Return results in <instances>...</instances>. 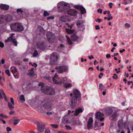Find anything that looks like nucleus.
Listing matches in <instances>:
<instances>
[{
    "instance_id": "nucleus-49",
    "label": "nucleus",
    "mask_w": 133,
    "mask_h": 133,
    "mask_svg": "<svg viewBox=\"0 0 133 133\" xmlns=\"http://www.w3.org/2000/svg\"><path fill=\"white\" fill-rule=\"evenodd\" d=\"M4 43L2 42H0V46L2 48H3L4 47Z\"/></svg>"
},
{
    "instance_id": "nucleus-62",
    "label": "nucleus",
    "mask_w": 133,
    "mask_h": 133,
    "mask_svg": "<svg viewBox=\"0 0 133 133\" xmlns=\"http://www.w3.org/2000/svg\"><path fill=\"white\" fill-rule=\"evenodd\" d=\"M113 4L112 3H110L109 4V5L110 6V8H112V5Z\"/></svg>"
},
{
    "instance_id": "nucleus-47",
    "label": "nucleus",
    "mask_w": 133,
    "mask_h": 133,
    "mask_svg": "<svg viewBox=\"0 0 133 133\" xmlns=\"http://www.w3.org/2000/svg\"><path fill=\"white\" fill-rule=\"evenodd\" d=\"M10 99L11 103H12L13 105H15V103H14L13 98H12L11 97L10 98Z\"/></svg>"
},
{
    "instance_id": "nucleus-43",
    "label": "nucleus",
    "mask_w": 133,
    "mask_h": 133,
    "mask_svg": "<svg viewBox=\"0 0 133 133\" xmlns=\"http://www.w3.org/2000/svg\"><path fill=\"white\" fill-rule=\"evenodd\" d=\"M65 127H66V129L68 130H71L72 129V128L70 126L66 125Z\"/></svg>"
},
{
    "instance_id": "nucleus-60",
    "label": "nucleus",
    "mask_w": 133,
    "mask_h": 133,
    "mask_svg": "<svg viewBox=\"0 0 133 133\" xmlns=\"http://www.w3.org/2000/svg\"><path fill=\"white\" fill-rule=\"evenodd\" d=\"M111 56L110 54H107L106 55V57L107 58H110Z\"/></svg>"
},
{
    "instance_id": "nucleus-28",
    "label": "nucleus",
    "mask_w": 133,
    "mask_h": 133,
    "mask_svg": "<svg viewBox=\"0 0 133 133\" xmlns=\"http://www.w3.org/2000/svg\"><path fill=\"white\" fill-rule=\"evenodd\" d=\"M125 2H123V3L125 5H126L128 3H131L132 1V0H123Z\"/></svg>"
},
{
    "instance_id": "nucleus-25",
    "label": "nucleus",
    "mask_w": 133,
    "mask_h": 133,
    "mask_svg": "<svg viewBox=\"0 0 133 133\" xmlns=\"http://www.w3.org/2000/svg\"><path fill=\"white\" fill-rule=\"evenodd\" d=\"M99 89L101 90L106 91V89L105 87L103 86L102 84L100 83L99 85Z\"/></svg>"
},
{
    "instance_id": "nucleus-44",
    "label": "nucleus",
    "mask_w": 133,
    "mask_h": 133,
    "mask_svg": "<svg viewBox=\"0 0 133 133\" xmlns=\"http://www.w3.org/2000/svg\"><path fill=\"white\" fill-rule=\"evenodd\" d=\"M0 117L2 118H7L8 117L6 115H4L3 114H0Z\"/></svg>"
},
{
    "instance_id": "nucleus-46",
    "label": "nucleus",
    "mask_w": 133,
    "mask_h": 133,
    "mask_svg": "<svg viewBox=\"0 0 133 133\" xmlns=\"http://www.w3.org/2000/svg\"><path fill=\"white\" fill-rule=\"evenodd\" d=\"M45 133H50V130L46 128L45 129Z\"/></svg>"
},
{
    "instance_id": "nucleus-63",
    "label": "nucleus",
    "mask_w": 133,
    "mask_h": 133,
    "mask_svg": "<svg viewBox=\"0 0 133 133\" xmlns=\"http://www.w3.org/2000/svg\"><path fill=\"white\" fill-rule=\"evenodd\" d=\"M125 26H126L128 28H129L130 26V25L129 24L126 23L125 24Z\"/></svg>"
},
{
    "instance_id": "nucleus-14",
    "label": "nucleus",
    "mask_w": 133,
    "mask_h": 133,
    "mask_svg": "<svg viewBox=\"0 0 133 133\" xmlns=\"http://www.w3.org/2000/svg\"><path fill=\"white\" fill-rule=\"evenodd\" d=\"M37 46L39 49L42 50L45 49L46 47V46L43 42L38 43L37 44Z\"/></svg>"
},
{
    "instance_id": "nucleus-55",
    "label": "nucleus",
    "mask_w": 133,
    "mask_h": 133,
    "mask_svg": "<svg viewBox=\"0 0 133 133\" xmlns=\"http://www.w3.org/2000/svg\"><path fill=\"white\" fill-rule=\"evenodd\" d=\"M13 74L14 75V76L15 78H18V76L16 74V72H14V73H13Z\"/></svg>"
},
{
    "instance_id": "nucleus-51",
    "label": "nucleus",
    "mask_w": 133,
    "mask_h": 133,
    "mask_svg": "<svg viewBox=\"0 0 133 133\" xmlns=\"http://www.w3.org/2000/svg\"><path fill=\"white\" fill-rule=\"evenodd\" d=\"M54 17L51 16H49L47 17V20H49L50 19H54Z\"/></svg>"
},
{
    "instance_id": "nucleus-11",
    "label": "nucleus",
    "mask_w": 133,
    "mask_h": 133,
    "mask_svg": "<svg viewBox=\"0 0 133 133\" xmlns=\"http://www.w3.org/2000/svg\"><path fill=\"white\" fill-rule=\"evenodd\" d=\"M66 12L67 14L71 16H75L77 14V12L76 11L72 9L67 10Z\"/></svg>"
},
{
    "instance_id": "nucleus-57",
    "label": "nucleus",
    "mask_w": 133,
    "mask_h": 133,
    "mask_svg": "<svg viewBox=\"0 0 133 133\" xmlns=\"http://www.w3.org/2000/svg\"><path fill=\"white\" fill-rule=\"evenodd\" d=\"M88 57L90 59H91L94 58V57L92 55H91L90 56H89Z\"/></svg>"
},
{
    "instance_id": "nucleus-19",
    "label": "nucleus",
    "mask_w": 133,
    "mask_h": 133,
    "mask_svg": "<svg viewBox=\"0 0 133 133\" xmlns=\"http://www.w3.org/2000/svg\"><path fill=\"white\" fill-rule=\"evenodd\" d=\"M67 80V78L66 77L62 78L61 79V80H60L58 84H60L63 83L64 85H65L66 83Z\"/></svg>"
},
{
    "instance_id": "nucleus-30",
    "label": "nucleus",
    "mask_w": 133,
    "mask_h": 133,
    "mask_svg": "<svg viewBox=\"0 0 133 133\" xmlns=\"http://www.w3.org/2000/svg\"><path fill=\"white\" fill-rule=\"evenodd\" d=\"M19 99L22 102H24L25 101L24 95H21Z\"/></svg>"
},
{
    "instance_id": "nucleus-61",
    "label": "nucleus",
    "mask_w": 133,
    "mask_h": 133,
    "mask_svg": "<svg viewBox=\"0 0 133 133\" xmlns=\"http://www.w3.org/2000/svg\"><path fill=\"white\" fill-rule=\"evenodd\" d=\"M5 60L4 59L2 58L1 61V62L2 64H3L5 63Z\"/></svg>"
},
{
    "instance_id": "nucleus-42",
    "label": "nucleus",
    "mask_w": 133,
    "mask_h": 133,
    "mask_svg": "<svg viewBox=\"0 0 133 133\" xmlns=\"http://www.w3.org/2000/svg\"><path fill=\"white\" fill-rule=\"evenodd\" d=\"M5 72L9 76H10V71L9 70L7 69L5 71Z\"/></svg>"
},
{
    "instance_id": "nucleus-24",
    "label": "nucleus",
    "mask_w": 133,
    "mask_h": 133,
    "mask_svg": "<svg viewBox=\"0 0 133 133\" xmlns=\"http://www.w3.org/2000/svg\"><path fill=\"white\" fill-rule=\"evenodd\" d=\"M113 111L112 109L111 108L107 109L106 110V112L108 115H110L112 114Z\"/></svg>"
},
{
    "instance_id": "nucleus-2",
    "label": "nucleus",
    "mask_w": 133,
    "mask_h": 133,
    "mask_svg": "<svg viewBox=\"0 0 133 133\" xmlns=\"http://www.w3.org/2000/svg\"><path fill=\"white\" fill-rule=\"evenodd\" d=\"M39 86H41V90L42 92L47 95H52L54 93V90L52 88L48 86L44 87L43 83L38 84Z\"/></svg>"
},
{
    "instance_id": "nucleus-23",
    "label": "nucleus",
    "mask_w": 133,
    "mask_h": 133,
    "mask_svg": "<svg viewBox=\"0 0 133 133\" xmlns=\"http://www.w3.org/2000/svg\"><path fill=\"white\" fill-rule=\"evenodd\" d=\"M82 108H79L76 110L74 114V115L75 116H77L79 113L82 112Z\"/></svg>"
},
{
    "instance_id": "nucleus-48",
    "label": "nucleus",
    "mask_w": 133,
    "mask_h": 133,
    "mask_svg": "<svg viewBox=\"0 0 133 133\" xmlns=\"http://www.w3.org/2000/svg\"><path fill=\"white\" fill-rule=\"evenodd\" d=\"M2 93H3V97L4 98V99H5V100L7 101V98H6V95L5 94L4 92H3Z\"/></svg>"
},
{
    "instance_id": "nucleus-1",
    "label": "nucleus",
    "mask_w": 133,
    "mask_h": 133,
    "mask_svg": "<svg viewBox=\"0 0 133 133\" xmlns=\"http://www.w3.org/2000/svg\"><path fill=\"white\" fill-rule=\"evenodd\" d=\"M70 98L69 105L71 108H74L80 101V93L77 89H74L73 90V93H70Z\"/></svg>"
},
{
    "instance_id": "nucleus-27",
    "label": "nucleus",
    "mask_w": 133,
    "mask_h": 133,
    "mask_svg": "<svg viewBox=\"0 0 133 133\" xmlns=\"http://www.w3.org/2000/svg\"><path fill=\"white\" fill-rule=\"evenodd\" d=\"M27 75L30 77H33L34 76V71H29Z\"/></svg>"
},
{
    "instance_id": "nucleus-41",
    "label": "nucleus",
    "mask_w": 133,
    "mask_h": 133,
    "mask_svg": "<svg viewBox=\"0 0 133 133\" xmlns=\"http://www.w3.org/2000/svg\"><path fill=\"white\" fill-rule=\"evenodd\" d=\"M43 15L44 16H48L49 15V14L46 11H45L43 13Z\"/></svg>"
},
{
    "instance_id": "nucleus-52",
    "label": "nucleus",
    "mask_w": 133,
    "mask_h": 133,
    "mask_svg": "<svg viewBox=\"0 0 133 133\" xmlns=\"http://www.w3.org/2000/svg\"><path fill=\"white\" fill-rule=\"evenodd\" d=\"M6 129L8 132H9V131L11 130V128L9 127H7Z\"/></svg>"
},
{
    "instance_id": "nucleus-35",
    "label": "nucleus",
    "mask_w": 133,
    "mask_h": 133,
    "mask_svg": "<svg viewBox=\"0 0 133 133\" xmlns=\"http://www.w3.org/2000/svg\"><path fill=\"white\" fill-rule=\"evenodd\" d=\"M65 87L66 88H68L71 87L72 86V85L71 84H67L66 83L65 85Z\"/></svg>"
},
{
    "instance_id": "nucleus-4",
    "label": "nucleus",
    "mask_w": 133,
    "mask_h": 133,
    "mask_svg": "<svg viewBox=\"0 0 133 133\" xmlns=\"http://www.w3.org/2000/svg\"><path fill=\"white\" fill-rule=\"evenodd\" d=\"M11 29L13 31L21 32L24 30V28L21 23H16L10 25Z\"/></svg>"
},
{
    "instance_id": "nucleus-21",
    "label": "nucleus",
    "mask_w": 133,
    "mask_h": 133,
    "mask_svg": "<svg viewBox=\"0 0 133 133\" xmlns=\"http://www.w3.org/2000/svg\"><path fill=\"white\" fill-rule=\"evenodd\" d=\"M70 38L72 41H75L78 39V37L75 34H72L71 35Z\"/></svg>"
},
{
    "instance_id": "nucleus-12",
    "label": "nucleus",
    "mask_w": 133,
    "mask_h": 133,
    "mask_svg": "<svg viewBox=\"0 0 133 133\" xmlns=\"http://www.w3.org/2000/svg\"><path fill=\"white\" fill-rule=\"evenodd\" d=\"M52 80L55 84H58L60 81L59 78L57 75V73H55L54 76L52 77Z\"/></svg>"
},
{
    "instance_id": "nucleus-58",
    "label": "nucleus",
    "mask_w": 133,
    "mask_h": 133,
    "mask_svg": "<svg viewBox=\"0 0 133 133\" xmlns=\"http://www.w3.org/2000/svg\"><path fill=\"white\" fill-rule=\"evenodd\" d=\"M95 21L97 22H98L99 23H100L101 22V19L99 18H98L97 20L95 19Z\"/></svg>"
},
{
    "instance_id": "nucleus-34",
    "label": "nucleus",
    "mask_w": 133,
    "mask_h": 133,
    "mask_svg": "<svg viewBox=\"0 0 133 133\" xmlns=\"http://www.w3.org/2000/svg\"><path fill=\"white\" fill-rule=\"evenodd\" d=\"M13 43L14 44V45L16 46H17V41L15 39H14L13 40H12L11 42Z\"/></svg>"
},
{
    "instance_id": "nucleus-8",
    "label": "nucleus",
    "mask_w": 133,
    "mask_h": 133,
    "mask_svg": "<svg viewBox=\"0 0 133 133\" xmlns=\"http://www.w3.org/2000/svg\"><path fill=\"white\" fill-rule=\"evenodd\" d=\"M37 124V130L40 132H43L45 129V126L46 125L45 124L42 123L38 122Z\"/></svg>"
},
{
    "instance_id": "nucleus-37",
    "label": "nucleus",
    "mask_w": 133,
    "mask_h": 133,
    "mask_svg": "<svg viewBox=\"0 0 133 133\" xmlns=\"http://www.w3.org/2000/svg\"><path fill=\"white\" fill-rule=\"evenodd\" d=\"M13 39H14L12 37H11L10 36L9 38H8L6 40H5V42H7L10 41L11 42L12 40H13Z\"/></svg>"
},
{
    "instance_id": "nucleus-40",
    "label": "nucleus",
    "mask_w": 133,
    "mask_h": 133,
    "mask_svg": "<svg viewBox=\"0 0 133 133\" xmlns=\"http://www.w3.org/2000/svg\"><path fill=\"white\" fill-rule=\"evenodd\" d=\"M16 12L17 13L20 12L21 13H22L23 12V11L22 10L21 8L18 9L16 10Z\"/></svg>"
},
{
    "instance_id": "nucleus-38",
    "label": "nucleus",
    "mask_w": 133,
    "mask_h": 133,
    "mask_svg": "<svg viewBox=\"0 0 133 133\" xmlns=\"http://www.w3.org/2000/svg\"><path fill=\"white\" fill-rule=\"evenodd\" d=\"M38 55V53L37 51L35 50L34 51V52L33 54V56L34 57H35L37 56Z\"/></svg>"
},
{
    "instance_id": "nucleus-6",
    "label": "nucleus",
    "mask_w": 133,
    "mask_h": 133,
    "mask_svg": "<svg viewBox=\"0 0 133 133\" xmlns=\"http://www.w3.org/2000/svg\"><path fill=\"white\" fill-rule=\"evenodd\" d=\"M52 105H51L48 103H45L43 105L44 108L46 109H51L52 106H53L54 107H56L58 106V103L57 101H53L51 103Z\"/></svg>"
},
{
    "instance_id": "nucleus-33",
    "label": "nucleus",
    "mask_w": 133,
    "mask_h": 133,
    "mask_svg": "<svg viewBox=\"0 0 133 133\" xmlns=\"http://www.w3.org/2000/svg\"><path fill=\"white\" fill-rule=\"evenodd\" d=\"M20 121L19 119H15L13 120V123L14 125H16Z\"/></svg>"
},
{
    "instance_id": "nucleus-50",
    "label": "nucleus",
    "mask_w": 133,
    "mask_h": 133,
    "mask_svg": "<svg viewBox=\"0 0 133 133\" xmlns=\"http://www.w3.org/2000/svg\"><path fill=\"white\" fill-rule=\"evenodd\" d=\"M51 125L55 128H57L58 127L57 125L55 124H51Z\"/></svg>"
},
{
    "instance_id": "nucleus-64",
    "label": "nucleus",
    "mask_w": 133,
    "mask_h": 133,
    "mask_svg": "<svg viewBox=\"0 0 133 133\" xmlns=\"http://www.w3.org/2000/svg\"><path fill=\"white\" fill-rule=\"evenodd\" d=\"M113 18L112 17H108L107 18V20L108 21H109L111 19H112Z\"/></svg>"
},
{
    "instance_id": "nucleus-18",
    "label": "nucleus",
    "mask_w": 133,
    "mask_h": 133,
    "mask_svg": "<svg viewBox=\"0 0 133 133\" xmlns=\"http://www.w3.org/2000/svg\"><path fill=\"white\" fill-rule=\"evenodd\" d=\"M76 7L77 9H79L81 10V14H83L86 13V11L85 9L84 8L81 6L77 5Z\"/></svg>"
},
{
    "instance_id": "nucleus-26",
    "label": "nucleus",
    "mask_w": 133,
    "mask_h": 133,
    "mask_svg": "<svg viewBox=\"0 0 133 133\" xmlns=\"http://www.w3.org/2000/svg\"><path fill=\"white\" fill-rule=\"evenodd\" d=\"M5 19V17L3 15H0V24L2 23Z\"/></svg>"
},
{
    "instance_id": "nucleus-16",
    "label": "nucleus",
    "mask_w": 133,
    "mask_h": 133,
    "mask_svg": "<svg viewBox=\"0 0 133 133\" xmlns=\"http://www.w3.org/2000/svg\"><path fill=\"white\" fill-rule=\"evenodd\" d=\"M83 23L84 22L83 20H79L77 21L76 24L78 28H81L84 26Z\"/></svg>"
},
{
    "instance_id": "nucleus-32",
    "label": "nucleus",
    "mask_w": 133,
    "mask_h": 133,
    "mask_svg": "<svg viewBox=\"0 0 133 133\" xmlns=\"http://www.w3.org/2000/svg\"><path fill=\"white\" fill-rule=\"evenodd\" d=\"M74 30H72L68 29L66 31L67 33L69 34H71L74 32Z\"/></svg>"
},
{
    "instance_id": "nucleus-15",
    "label": "nucleus",
    "mask_w": 133,
    "mask_h": 133,
    "mask_svg": "<svg viewBox=\"0 0 133 133\" xmlns=\"http://www.w3.org/2000/svg\"><path fill=\"white\" fill-rule=\"evenodd\" d=\"M125 122L123 123L122 120L119 121L118 122V125L119 129L121 130L124 127H125Z\"/></svg>"
},
{
    "instance_id": "nucleus-22",
    "label": "nucleus",
    "mask_w": 133,
    "mask_h": 133,
    "mask_svg": "<svg viewBox=\"0 0 133 133\" xmlns=\"http://www.w3.org/2000/svg\"><path fill=\"white\" fill-rule=\"evenodd\" d=\"M59 20L63 22H66L67 20V16L65 15L61 16L59 17Z\"/></svg>"
},
{
    "instance_id": "nucleus-20",
    "label": "nucleus",
    "mask_w": 133,
    "mask_h": 133,
    "mask_svg": "<svg viewBox=\"0 0 133 133\" xmlns=\"http://www.w3.org/2000/svg\"><path fill=\"white\" fill-rule=\"evenodd\" d=\"M47 39L49 41H50L54 37L53 34L51 32H48L47 34Z\"/></svg>"
},
{
    "instance_id": "nucleus-36",
    "label": "nucleus",
    "mask_w": 133,
    "mask_h": 133,
    "mask_svg": "<svg viewBox=\"0 0 133 133\" xmlns=\"http://www.w3.org/2000/svg\"><path fill=\"white\" fill-rule=\"evenodd\" d=\"M4 92L3 90L2 89H0V99H3V97L2 96L3 95V94L2 93V92Z\"/></svg>"
},
{
    "instance_id": "nucleus-45",
    "label": "nucleus",
    "mask_w": 133,
    "mask_h": 133,
    "mask_svg": "<svg viewBox=\"0 0 133 133\" xmlns=\"http://www.w3.org/2000/svg\"><path fill=\"white\" fill-rule=\"evenodd\" d=\"M112 78L114 79H117L118 78V76L117 75H116V74H114V76H112Z\"/></svg>"
},
{
    "instance_id": "nucleus-53",
    "label": "nucleus",
    "mask_w": 133,
    "mask_h": 133,
    "mask_svg": "<svg viewBox=\"0 0 133 133\" xmlns=\"http://www.w3.org/2000/svg\"><path fill=\"white\" fill-rule=\"evenodd\" d=\"M29 64L31 65L32 66H34L35 67H36L37 66V65L35 63H34L33 64H32L31 63L29 62Z\"/></svg>"
},
{
    "instance_id": "nucleus-56",
    "label": "nucleus",
    "mask_w": 133,
    "mask_h": 133,
    "mask_svg": "<svg viewBox=\"0 0 133 133\" xmlns=\"http://www.w3.org/2000/svg\"><path fill=\"white\" fill-rule=\"evenodd\" d=\"M95 29L96 30L99 29L100 28L99 25H96L95 26Z\"/></svg>"
},
{
    "instance_id": "nucleus-54",
    "label": "nucleus",
    "mask_w": 133,
    "mask_h": 133,
    "mask_svg": "<svg viewBox=\"0 0 133 133\" xmlns=\"http://www.w3.org/2000/svg\"><path fill=\"white\" fill-rule=\"evenodd\" d=\"M97 11L98 13H100L101 14L102 12V10L101 9H98Z\"/></svg>"
},
{
    "instance_id": "nucleus-39",
    "label": "nucleus",
    "mask_w": 133,
    "mask_h": 133,
    "mask_svg": "<svg viewBox=\"0 0 133 133\" xmlns=\"http://www.w3.org/2000/svg\"><path fill=\"white\" fill-rule=\"evenodd\" d=\"M95 125L94 128L95 130L99 129H100L99 127L98 126L97 123L96 122H95Z\"/></svg>"
},
{
    "instance_id": "nucleus-3",
    "label": "nucleus",
    "mask_w": 133,
    "mask_h": 133,
    "mask_svg": "<svg viewBox=\"0 0 133 133\" xmlns=\"http://www.w3.org/2000/svg\"><path fill=\"white\" fill-rule=\"evenodd\" d=\"M59 56L56 52L52 53L50 55L49 64L51 65H55L57 64V61Z\"/></svg>"
},
{
    "instance_id": "nucleus-5",
    "label": "nucleus",
    "mask_w": 133,
    "mask_h": 133,
    "mask_svg": "<svg viewBox=\"0 0 133 133\" xmlns=\"http://www.w3.org/2000/svg\"><path fill=\"white\" fill-rule=\"evenodd\" d=\"M55 69L57 70V72L60 74L68 71V67L66 66H56L55 67Z\"/></svg>"
},
{
    "instance_id": "nucleus-29",
    "label": "nucleus",
    "mask_w": 133,
    "mask_h": 133,
    "mask_svg": "<svg viewBox=\"0 0 133 133\" xmlns=\"http://www.w3.org/2000/svg\"><path fill=\"white\" fill-rule=\"evenodd\" d=\"M8 105L9 108L11 110H12L14 108V107L12 105V104H11L9 102L8 103Z\"/></svg>"
},
{
    "instance_id": "nucleus-7",
    "label": "nucleus",
    "mask_w": 133,
    "mask_h": 133,
    "mask_svg": "<svg viewBox=\"0 0 133 133\" xmlns=\"http://www.w3.org/2000/svg\"><path fill=\"white\" fill-rule=\"evenodd\" d=\"M69 4L64 2H62L58 3V5L59 6H58V7L59 8H61V9H58V11L60 12H62L64 11L66 9V6Z\"/></svg>"
},
{
    "instance_id": "nucleus-31",
    "label": "nucleus",
    "mask_w": 133,
    "mask_h": 133,
    "mask_svg": "<svg viewBox=\"0 0 133 133\" xmlns=\"http://www.w3.org/2000/svg\"><path fill=\"white\" fill-rule=\"evenodd\" d=\"M66 37L67 41L68 42V43L70 45L72 44V42L70 40V38L67 36H66Z\"/></svg>"
},
{
    "instance_id": "nucleus-17",
    "label": "nucleus",
    "mask_w": 133,
    "mask_h": 133,
    "mask_svg": "<svg viewBox=\"0 0 133 133\" xmlns=\"http://www.w3.org/2000/svg\"><path fill=\"white\" fill-rule=\"evenodd\" d=\"M9 5L4 4H0V8L2 10H7L9 9Z\"/></svg>"
},
{
    "instance_id": "nucleus-9",
    "label": "nucleus",
    "mask_w": 133,
    "mask_h": 133,
    "mask_svg": "<svg viewBox=\"0 0 133 133\" xmlns=\"http://www.w3.org/2000/svg\"><path fill=\"white\" fill-rule=\"evenodd\" d=\"M95 117L96 119L101 121L104 120V118L102 117L104 116L103 114L100 112H97L95 114Z\"/></svg>"
},
{
    "instance_id": "nucleus-13",
    "label": "nucleus",
    "mask_w": 133,
    "mask_h": 133,
    "mask_svg": "<svg viewBox=\"0 0 133 133\" xmlns=\"http://www.w3.org/2000/svg\"><path fill=\"white\" fill-rule=\"evenodd\" d=\"M93 122L92 118L91 117L90 118L88 119L87 123V128L88 129H91L93 127L92 123Z\"/></svg>"
},
{
    "instance_id": "nucleus-10",
    "label": "nucleus",
    "mask_w": 133,
    "mask_h": 133,
    "mask_svg": "<svg viewBox=\"0 0 133 133\" xmlns=\"http://www.w3.org/2000/svg\"><path fill=\"white\" fill-rule=\"evenodd\" d=\"M118 111V110H116L113 113L111 116L110 117V119L111 120H114L116 118L118 117L119 116V115L117 113Z\"/></svg>"
},
{
    "instance_id": "nucleus-59",
    "label": "nucleus",
    "mask_w": 133,
    "mask_h": 133,
    "mask_svg": "<svg viewBox=\"0 0 133 133\" xmlns=\"http://www.w3.org/2000/svg\"><path fill=\"white\" fill-rule=\"evenodd\" d=\"M103 75V74L102 73V72L101 73H100V74H99V76H98L99 78H101L102 77H101V76H102Z\"/></svg>"
}]
</instances>
